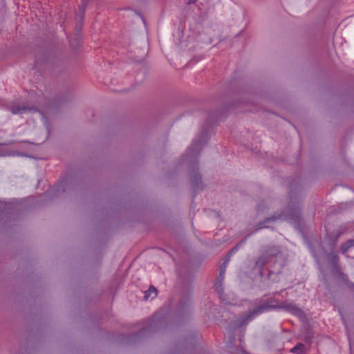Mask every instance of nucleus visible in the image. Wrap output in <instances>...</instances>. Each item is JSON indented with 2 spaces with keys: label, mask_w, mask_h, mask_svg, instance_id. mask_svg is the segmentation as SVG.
Instances as JSON below:
<instances>
[{
  "label": "nucleus",
  "mask_w": 354,
  "mask_h": 354,
  "mask_svg": "<svg viewBox=\"0 0 354 354\" xmlns=\"http://www.w3.org/2000/svg\"><path fill=\"white\" fill-rule=\"evenodd\" d=\"M327 257L334 272L337 273L344 281H345L350 288H354V283L351 281L348 277L341 270V267L339 263V258L337 254L335 252H330L328 254Z\"/></svg>",
  "instance_id": "f257e3e1"
},
{
  "label": "nucleus",
  "mask_w": 354,
  "mask_h": 354,
  "mask_svg": "<svg viewBox=\"0 0 354 354\" xmlns=\"http://www.w3.org/2000/svg\"><path fill=\"white\" fill-rule=\"evenodd\" d=\"M279 253V250L276 247L268 248L258 258L256 261V266L259 267L260 270L263 269L270 262H272L274 259L277 258Z\"/></svg>",
  "instance_id": "f03ea898"
},
{
  "label": "nucleus",
  "mask_w": 354,
  "mask_h": 354,
  "mask_svg": "<svg viewBox=\"0 0 354 354\" xmlns=\"http://www.w3.org/2000/svg\"><path fill=\"white\" fill-rule=\"evenodd\" d=\"M271 310L270 306H268L266 299H262L260 301L259 305L255 307L252 311H250L245 317V323L247 324L249 321H250L254 317L263 313L265 312H268Z\"/></svg>",
  "instance_id": "7ed1b4c3"
},
{
  "label": "nucleus",
  "mask_w": 354,
  "mask_h": 354,
  "mask_svg": "<svg viewBox=\"0 0 354 354\" xmlns=\"http://www.w3.org/2000/svg\"><path fill=\"white\" fill-rule=\"evenodd\" d=\"M345 232V230L342 228L337 229L335 232H332L328 235V240L330 242H331L333 244H336L339 239V237L344 234Z\"/></svg>",
  "instance_id": "20e7f679"
},
{
  "label": "nucleus",
  "mask_w": 354,
  "mask_h": 354,
  "mask_svg": "<svg viewBox=\"0 0 354 354\" xmlns=\"http://www.w3.org/2000/svg\"><path fill=\"white\" fill-rule=\"evenodd\" d=\"M281 304L283 307H281V309H284L294 314H296L299 312V308L292 303L282 301Z\"/></svg>",
  "instance_id": "39448f33"
},
{
  "label": "nucleus",
  "mask_w": 354,
  "mask_h": 354,
  "mask_svg": "<svg viewBox=\"0 0 354 354\" xmlns=\"http://www.w3.org/2000/svg\"><path fill=\"white\" fill-rule=\"evenodd\" d=\"M266 300L268 306H270L271 310L281 309V307H283L281 304L282 301H279L278 299H276L275 298H269Z\"/></svg>",
  "instance_id": "423d86ee"
},
{
  "label": "nucleus",
  "mask_w": 354,
  "mask_h": 354,
  "mask_svg": "<svg viewBox=\"0 0 354 354\" xmlns=\"http://www.w3.org/2000/svg\"><path fill=\"white\" fill-rule=\"evenodd\" d=\"M353 247L354 239H348L341 245L340 250L343 254H346L349 249Z\"/></svg>",
  "instance_id": "0eeeda50"
},
{
  "label": "nucleus",
  "mask_w": 354,
  "mask_h": 354,
  "mask_svg": "<svg viewBox=\"0 0 354 354\" xmlns=\"http://www.w3.org/2000/svg\"><path fill=\"white\" fill-rule=\"evenodd\" d=\"M157 296V290L155 287L153 286H151L148 290L145 292V299L147 300L149 297H151L152 299L156 297Z\"/></svg>",
  "instance_id": "6e6552de"
},
{
  "label": "nucleus",
  "mask_w": 354,
  "mask_h": 354,
  "mask_svg": "<svg viewBox=\"0 0 354 354\" xmlns=\"http://www.w3.org/2000/svg\"><path fill=\"white\" fill-rule=\"evenodd\" d=\"M305 351V346L301 343H297L291 350L290 352L295 354H302Z\"/></svg>",
  "instance_id": "1a4fd4ad"
},
{
  "label": "nucleus",
  "mask_w": 354,
  "mask_h": 354,
  "mask_svg": "<svg viewBox=\"0 0 354 354\" xmlns=\"http://www.w3.org/2000/svg\"><path fill=\"white\" fill-rule=\"evenodd\" d=\"M247 241V237L244 238L243 239H242L240 242H239L228 253V255H227V257L230 258V257L236 253L239 249L240 248V247H241L242 245H243L245 242Z\"/></svg>",
  "instance_id": "9d476101"
},
{
  "label": "nucleus",
  "mask_w": 354,
  "mask_h": 354,
  "mask_svg": "<svg viewBox=\"0 0 354 354\" xmlns=\"http://www.w3.org/2000/svg\"><path fill=\"white\" fill-rule=\"evenodd\" d=\"M26 109V108L25 106L22 107L19 105H15L12 107V112L14 114H19V113H22Z\"/></svg>",
  "instance_id": "9b49d317"
},
{
  "label": "nucleus",
  "mask_w": 354,
  "mask_h": 354,
  "mask_svg": "<svg viewBox=\"0 0 354 354\" xmlns=\"http://www.w3.org/2000/svg\"><path fill=\"white\" fill-rule=\"evenodd\" d=\"M216 290L219 293V294H222L223 292V286H222V283H217L216 284Z\"/></svg>",
  "instance_id": "f8f14e48"
},
{
  "label": "nucleus",
  "mask_w": 354,
  "mask_h": 354,
  "mask_svg": "<svg viewBox=\"0 0 354 354\" xmlns=\"http://www.w3.org/2000/svg\"><path fill=\"white\" fill-rule=\"evenodd\" d=\"M280 216H272V217H269V218H266L264 221H263V223H268L270 221H275L276 220H277Z\"/></svg>",
  "instance_id": "ddd939ff"
},
{
  "label": "nucleus",
  "mask_w": 354,
  "mask_h": 354,
  "mask_svg": "<svg viewBox=\"0 0 354 354\" xmlns=\"http://www.w3.org/2000/svg\"><path fill=\"white\" fill-rule=\"evenodd\" d=\"M194 183H195V186L197 187L199 184H201V177L200 176H194Z\"/></svg>",
  "instance_id": "4468645a"
},
{
  "label": "nucleus",
  "mask_w": 354,
  "mask_h": 354,
  "mask_svg": "<svg viewBox=\"0 0 354 354\" xmlns=\"http://www.w3.org/2000/svg\"><path fill=\"white\" fill-rule=\"evenodd\" d=\"M224 279V275H221V272H220L219 277H218V283H222L223 280Z\"/></svg>",
  "instance_id": "2eb2a0df"
},
{
  "label": "nucleus",
  "mask_w": 354,
  "mask_h": 354,
  "mask_svg": "<svg viewBox=\"0 0 354 354\" xmlns=\"http://www.w3.org/2000/svg\"><path fill=\"white\" fill-rule=\"evenodd\" d=\"M224 279V275H221V272H220L219 277H218V283H222L223 280Z\"/></svg>",
  "instance_id": "dca6fc26"
},
{
  "label": "nucleus",
  "mask_w": 354,
  "mask_h": 354,
  "mask_svg": "<svg viewBox=\"0 0 354 354\" xmlns=\"http://www.w3.org/2000/svg\"><path fill=\"white\" fill-rule=\"evenodd\" d=\"M225 266H221L220 269V272H221V275H224L225 272Z\"/></svg>",
  "instance_id": "f3484780"
},
{
  "label": "nucleus",
  "mask_w": 354,
  "mask_h": 354,
  "mask_svg": "<svg viewBox=\"0 0 354 354\" xmlns=\"http://www.w3.org/2000/svg\"><path fill=\"white\" fill-rule=\"evenodd\" d=\"M229 261H230V258L227 257L221 266H225V268H226V266Z\"/></svg>",
  "instance_id": "a211bd4d"
},
{
  "label": "nucleus",
  "mask_w": 354,
  "mask_h": 354,
  "mask_svg": "<svg viewBox=\"0 0 354 354\" xmlns=\"http://www.w3.org/2000/svg\"><path fill=\"white\" fill-rule=\"evenodd\" d=\"M187 1V3L188 4H190V3H194L196 1V0H185Z\"/></svg>",
  "instance_id": "6ab92c4d"
}]
</instances>
